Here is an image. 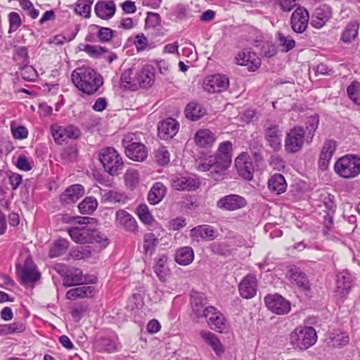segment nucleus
<instances>
[{
  "instance_id": "55",
  "label": "nucleus",
  "mask_w": 360,
  "mask_h": 360,
  "mask_svg": "<svg viewBox=\"0 0 360 360\" xmlns=\"http://www.w3.org/2000/svg\"><path fill=\"white\" fill-rule=\"evenodd\" d=\"M20 75L25 81L34 82L38 77L36 70L32 66L26 63L20 70Z\"/></svg>"
},
{
  "instance_id": "50",
  "label": "nucleus",
  "mask_w": 360,
  "mask_h": 360,
  "mask_svg": "<svg viewBox=\"0 0 360 360\" xmlns=\"http://www.w3.org/2000/svg\"><path fill=\"white\" fill-rule=\"evenodd\" d=\"M93 3V0H77L75 6V13L89 18L91 15V8Z\"/></svg>"
},
{
  "instance_id": "34",
  "label": "nucleus",
  "mask_w": 360,
  "mask_h": 360,
  "mask_svg": "<svg viewBox=\"0 0 360 360\" xmlns=\"http://www.w3.org/2000/svg\"><path fill=\"white\" fill-rule=\"evenodd\" d=\"M359 23L356 21H351L344 28L341 37L340 41L344 44H351L358 36Z\"/></svg>"
},
{
  "instance_id": "22",
  "label": "nucleus",
  "mask_w": 360,
  "mask_h": 360,
  "mask_svg": "<svg viewBox=\"0 0 360 360\" xmlns=\"http://www.w3.org/2000/svg\"><path fill=\"white\" fill-rule=\"evenodd\" d=\"M136 80L138 86L148 88L155 82V69L151 65L146 64L136 72Z\"/></svg>"
},
{
  "instance_id": "46",
  "label": "nucleus",
  "mask_w": 360,
  "mask_h": 360,
  "mask_svg": "<svg viewBox=\"0 0 360 360\" xmlns=\"http://www.w3.org/2000/svg\"><path fill=\"white\" fill-rule=\"evenodd\" d=\"M25 330V325L21 321L13 322L10 324H1L0 325V335L22 333Z\"/></svg>"
},
{
  "instance_id": "3",
  "label": "nucleus",
  "mask_w": 360,
  "mask_h": 360,
  "mask_svg": "<svg viewBox=\"0 0 360 360\" xmlns=\"http://www.w3.org/2000/svg\"><path fill=\"white\" fill-rule=\"evenodd\" d=\"M98 158L104 170L111 176L118 175L124 169L122 158L112 147L102 148Z\"/></svg>"
},
{
  "instance_id": "18",
  "label": "nucleus",
  "mask_w": 360,
  "mask_h": 360,
  "mask_svg": "<svg viewBox=\"0 0 360 360\" xmlns=\"http://www.w3.org/2000/svg\"><path fill=\"white\" fill-rule=\"evenodd\" d=\"M117 226L122 227L127 232L136 233L138 231V224L135 218L124 210H119L115 214Z\"/></svg>"
},
{
  "instance_id": "13",
  "label": "nucleus",
  "mask_w": 360,
  "mask_h": 360,
  "mask_svg": "<svg viewBox=\"0 0 360 360\" xmlns=\"http://www.w3.org/2000/svg\"><path fill=\"white\" fill-rule=\"evenodd\" d=\"M207 323L211 329L219 333H224L228 329L226 319L222 313L213 307L207 309Z\"/></svg>"
},
{
  "instance_id": "2",
  "label": "nucleus",
  "mask_w": 360,
  "mask_h": 360,
  "mask_svg": "<svg viewBox=\"0 0 360 360\" xmlns=\"http://www.w3.org/2000/svg\"><path fill=\"white\" fill-rule=\"evenodd\" d=\"M72 82L81 91L91 95L103 85V78L99 73L89 66L77 68L71 75Z\"/></svg>"
},
{
  "instance_id": "62",
  "label": "nucleus",
  "mask_w": 360,
  "mask_h": 360,
  "mask_svg": "<svg viewBox=\"0 0 360 360\" xmlns=\"http://www.w3.org/2000/svg\"><path fill=\"white\" fill-rule=\"evenodd\" d=\"M138 51H143L148 45V39L143 33L138 34L134 41Z\"/></svg>"
},
{
  "instance_id": "57",
  "label": "nucleus",
  "mask_w": 360,
  "mask_h": 360,
  "mask_svg": "<svg viewBox=\"0 0 360 360\" xmlns=\"http://www.w3.org/2000/svg\"><path fill=\"white\" fill-rule=\"evenodd\" d=\"M11 131L14 139L22 140L25 139L28 136V130L24 126L16 125L12 122L11 124Z\"/></svg>"
},
{
  "instance_id": "47",
  "label": "nucleus",
  "mask_w": 360,
  "mask_h": 360,
  "mask_svg": "<svg viewBox=\"0 0 360 360\" xmlns=\"http://www.w3.org/2000/svg\"><path fill=\"white\" fill-rule=\"evenodd\" d=\"M278 46L282 48V51L287 53L295 46V41L289 34H285L281 32L276 34Z\"/></svg>"
},
{
  "instance_id": "35",
  "label": "nucleus",
  "mask_w": 360,
  "mask_h": 360,
  "mask_svg": "<svg viewBox=\"0 0 360 360\" xmlns=\"http://www.w3.org/2000/svg\"><path fill=\"white\" fill-rule=\"evenodd\" d=\"M290 279L292 283H295L304 290L309 289V281L307 275L300 269L294 267L290 269Z\"/></svg>"
},
{
  "instance_id": "6",
  "label": "nucleus",
  "mask_w": 360,
  "mask_h": 360,
  "mask_svg": "<svg viewBox=\"0 0 360 360\" xmlns=\"http://www.w3.org/2000/svg\"><path fill=\"white\" fill-rule=\"evenodd\" d=\"M134 134H127L122 139V146L126 155L131 160L137 162L144 161L148 156V149L140 142L135 141Z\"/></svg>"
},
{
  "instance_id": "36",
  "label": "nucleus",
  "mask_w": 360,
  "mask_h": 360,
  "mask_svg": "<svg viewBox=\"0 0 360 360\" xmlns=\"http://www.w3.org/2000/svg\"><path fill=\"white\" fill-rule=\"evenodd\" d=\"M133 72L134 68H129L124 70L121 75V85L125 89L135 91L139 88L136 73L134 75Z\"/></svg>"
},
{
  "instance_id": "4",
  "label": "nucleus",
  "mask_w": 360,
  "mask_h": 360,
  "mask_svg": "<svg viewBox=\"0 0 360 360\" xmlns=\"http://www.w3.org/2000/svg\"><path fill=\"white\" fill-rule=\"evenodd\" d=\"M334 171L343 179L355 178L360 174V157L346 155L340 158L334 165Z\"/></svg>"
},
{
  "instance_id": "5",
  "label": "nucleus",
  "mask_w": 360,
  "mask_h": 360,
  "mask_svg": "<svg viewBox=\"0 0 360 360\" xmlns=\"http://www.w3.org/2000/svg\"><path fill=\"white\" fill-rule=\"evenodd\" d=\"M290 343L295 348L307 349L317 340L316 330L311 326L298 327L290 334Z\"/></svg>"
},
{
  "instance_id": "39",
  "label": "nucleus",
  "mask_w": 360,
  "mask_h": 360,
  "mask_svg": "<svg viewBox=\"0 0 360 360\" xmlns=\"http://www.w3.org/2000/svg\"><path fill=\"white\" fill-rule=\"evenodd\" d=\"M94 292V287L82 285L69 290L66 293V298L68 300H75L76 298L91 297Z\"/></svg>"
},
{
  "instance_id": "9",
  "label": "nucleus",
  "mask_w": 360,
  "mask_h": 360,
  "mask_svg": "<svg viewBox=\"0 0 360 360\" xmlns=\"http://www.w3.org/2000/svg\"><path fill=\"white\" fill-rule=\"evenodd\" d=\"M305 131L301 127H295L286 134L285 148L288 153H295L301 150L304 144Z\"/></svg>"
},
{
  "instance_id": "12",
  "label": "nucleus",
  "mask_w": 360,
  "mask_h": 360,
  "mask_svg": "<svg viewBox=\"0 0 360 360\" xmlns=\"http://www.w3.org/2000/svg\"><path fill=\"white\" fill-rule=\"evenodd\" d=\"M51 130L55 141L58 144H62L68 139H77L80 136L79 129L73 125H53Z\"/></svg>"
},
{
  "instance_id": "23",
  "label": "nucleus",
  "mask_w": 360,
  "mask_h": 360,
  "mask_svg": "<svg viewBox=\"0 0 360 360\" xmlns=\"http://www.w3.org/2000/svg\"><path fill=\"white\" fill-rule=\"evenodd\" d=\"M84 194V188L80 184L68 187L60 196V201L65 205L77 202Z\"/></svg>"
},
{
  "instance_id": "30",
  "label": "nucleus",
  "mask_w": 360,
  "mask_h": 360,
  "mask_svg": "<svg viewBox=\"0 0 360 360\" xmlns=\"http://www.w3.org/2000/svg\"><path fill=\"white\" fill-rule=\"evenodd\" d=\"M167 193L166 186L161 182L155 183L148 194V200L151 205H157L162 200Z\"/></svg>"
},
{
  "instance_id": "61",
  "label": "nucleus",
  "mask_w": 360,
  "mask_h": 360,
  "mask_svg": "<svg viewBox=\"0 0 360 360\" xmlns=\"http://www.w3.org/2000/svg\"><path fill=\"white\" fill-rule=\"evenodd\" d=\"M94 27L98 29V37L101 41L107 42L112 39L113 37V30L109 27H100L94 25Z\"/></svg>"
},
{
  "instance_id": "27",
  "label": "nucleus",
  "mask_w": 360,
  "mask_h": 360,
  "mask_svg": "<svg viewBox=\"0 0 360 360\" xmlns=\"http://www.w3.org/2000/svg\"><path fill=\"white\" fill-rule=\"evenodd\" d=\"M332 11L329 6L321 5L316 8L312 15L311 25L316 28L322 27L331 18Z\"/></svg>"
},
{
  "instance_id": "20",
  "label": "nucleus",
  "mask_w": 360,
  "mask_h": 360,
  "mask_svg": "<svg viewBox=\"0 0 360 360\" xmlns=\"http://www.w3.org/2000/svg\"><path fill=\"white\" fill-rule=\"evenodd\" d=\"M235 166L238 174L246 180L253 177L254 167L247 154L243 153L235 160Z\"/></svg>"
},
{
  "instance_id": "38",
  "label": "nucleus",
  "mask_w": 360,
  "mask_h": 360,
  "mask_svg": "<svg viewBox=\"0 0 360 360\" xmlns=\"http://www.w3.org/2000/svg\"><path fill=\"white\" fill-rule=\"evenodd\" d=\"M86 280L84 278L82 272L79 269H69L63 278V284L67 287L83 283Z\"/></svg>"
},
{
  "instance_id": "42",
  "label": "nucleus",
  "mask_w": 360,
  "mask_h": 360,
  "mask_svg": "<svg viewBox=\"0 0 360 360\" xmlns=\"http://www.w3.org/2000/svg\"><path fill=\"white\" fill-rule=\"evenodd\" d=\"M128 200L127 195L123 192L111 190L104 191V193H102V201L105 202L125 204Z\"/></svg>"
},
{
  "instance_id": "45",
  "label": "nucleus",
  "mask_w": 360,
  "mask_h": 360,
  "mask_svg": "<svg viewBox=\"0 0 360 360\" xmlns=\"http://www.w3.org/2000/svg\"><path fill=\"white\" fill-rule=\"evenodd\" d=\"M185 115L188 119L196 121L205 115V110L198 103H191L186 107Z\"/></svg>"
},
{
  "instance_id": "53",
  "label": "nucleus",
  "mask_w": 360,
  "mask_h": 360,
  "mask_svg": "<svg viewBox=\"0 0 360 360\" xmlns=\"http://www.w3.org/2000/svg\"><path fill=\"white\" fill-rule=\"evenodd\" d=\"M349 98L356 104H360V83L353 81L347 88Z\"/></svg>"
},
{
  "instance_id": "15",
  "label": "nucleus",
  "mask_w": 360,
  "mask_h": 360,
  "mask_svg": "<svg viewBox=\"0 0 360 360\" xmlns=\"http://www.w3.org/2000/svg\"><path fill=\"white\" fill-rule=\"evenodd\" d=\"M191 307L192 314L196 319L204 318L207 316V309L213 306H207V298L203 294L195 292L191 295Z\"/></svg>"
},
{
  "instance_id": "31",
  "label": "nucleus",
  "mask_w": 360,
  "mask_h": 360,
  "mask_svg": "<svg viewBox=\"0 0 360 360\" xmlns=\"http://www.w3.org/2000/svg\"><path fill=\"white\" fill-rule=\"evenodd\" d=\"M200 336L212 347L216 354L220 355L224 353V347L215 334L208 330H202L200 331Z\"/></svg>"
},
{
  "instance_id": "25",
  "label": "nucleus",
  "mask_w": 360,
  "mask_h": 360,
  "mask_svg": "<svg viewBox=\"0 0 360 360\" xmlns=\"http://www.w3.org/2000/svg\"><path fill=\"white\" fill-rule=\"evenodd\" d=\"M168 257L166 254L159 253L154 259L153 270L161 281H166L169 275L170 269L168 266Z\"/></svg>"
},
{
  "instance_id": "51",
  "label": "nucleus",
  "mask_w": 360,
  "mask_h": 360,
  "mask_svg": "<svg viewBox=\"0 0 360 360\" xmlns=\"http://www.w3.org/2000/svg\"><path fill=\"white\" fill-rule=\"evenodd\" d=\"M125 186L130 190L134 189L139 183V174L134 169H129L124 175Z\"/></svg>"
},
{
  "instance_id": "52",
  "label": "nucleus",
  "mask_w": 360,
  "mask_h": 360,
  "mask_svg": "<svg viewBox=\"0 0 360 360\" xmlns=\"http://www.w3.org/2000/svg\"><path fill=\"white\" fill-rule=\"evenodd\" d=\"M209 249L213 254L228 257L231 254L230 246L224 242H214L209 245Z\"/></svg>"
},
{
  "instance_id": "37",
  "label": "nucleus",
  "mask_w": 360,
  "mask_h": 360,
  "mask_svg": "<svg viewBox=\"0 0 360 360\" xmlns=\"http://www.w3.org/2000/svg\"><path fill=\"white\" fill-rule=\"evenodd\" d=\"M195 141L198 146L209 147L215 141V136L209 129H200L195 134Z\"/></svg>"
},
{
  "instance_id": "19",
  "label": "nucleus",
  "mask_w": 360,
  "mask_h": 360,
  "mask_svg": "<svg viewBox=\"0 0 360 360\" xmlns=\"http://www.w3.org/2000/svg\"><path fill=\"white\" fill-rule=\"evenodd\" d=\"M179 129V122L175 119L169 117L160 122L158 128V136L161 139L169 140L176 134Z\"/></svg>"
},
{
  "instance_id": "43",
  "label": "nucleus",
  "mask_w": 360,
  "mask_h": 360,
  "mask_svg": "<svg viewBox=\"0 0 360 360\" xmlns=\"http://www.w3.org/2000/svg\"><path fill=\"white\" fill-rule=\"evenodd\" d=\"M328 343L334 347H342L349 342V337L346 332L339 330H334L330 334Z\"/></svg>"
},
{
  "instance_id": "56",
  "label": "nucleus",
  "mask_w": 360,
  "mask_h": 360,
  "mask_svg": "<svg viewBox=\"0 0 360 360\" xmlns=\"http://www.w3.org/2000/svg\"><path fill=\"white\" fill-rule=\"evenodd\" d=\"M155 158L160 165H166L169 162L170 155L166 147L161 146L155 152Z\"/></svg>"
},
{
  "instance_id": "10",
  "label": "nucleus",
  "mask_w": 360,
  "mask_h": 360,
  "mask_svg": "<svg viewBox=\"0 0 360 360\" xmlns=\"http://www.w3.org/2000/svg\"><path fill=\"white\" fill-rule=\"evenodd\" d=\"M229 86V79L225 75L216 74L206 77L202 83L205 91L210 94L220 93Z\"/></svg>"
},
{
  "instance_id": "48",
  "label": "nucleus",
  "mask_w": 360,
  "mask_h": 360,
  "mask_svg": "<svg viewBox=\"0 0 360 360\" xmlns=\"http://www.w3.org/2000/svg\"><path fill=\"white\" fill-rule=\"evenodd\" d=\"M98 207V201L94 197H86L78 205V209L82 214H90Z\"/></svg>"
},
{
  "instance_id": "33",
  "label": "nucleus",
  "mask_w": 360,
  "mask_h": 360,
  "mask_svg": "<svg viewBox=\"0 0 360 360\" xmlns=\"http://www.w3.org/2000/svg\"><path fill=\"white\" fill-rule=\"evenodd\" d=\"M337 292L341 295L348 293L352 287V277L347 271H343L337 274Z\"/></svg>"
},
{
  "instance_id": "1",
  "label": "nucleus",
  "mask_w": 360,
  "mask_h": 360,
  "mask_svg": "<svg viewBox=\"0 0 360 360\" xmlns=\"http://www.w3.org/2000/svg\"><path fill=\"white\" fill-rule=\"evenodd\" d=\"M233 144L230 141L221 142L214 155L201 160L196 168L200 172H210L215 178V175H221L230 166L232 160Z\"/></svg>"
},
{
  "instance_id": "64",
  "label": "nucleus",
  "mask_w": 360,
  "mask_h": 360,
  "mask_svg": "<svg viewBox=\"0 0 360 360\" xmlns=\"http://www.w3.org/2000/svg\"><path fill=\"white\" fill-rule=\"evenodd\" d=\"M16 166L18 169L26 172L30 171L32 169V167L28 162L27 158L23 155L18 156Z\"/></svg>"
},
{
  "instance_id": "11",
  "label": "nucleus",
  "mask_w": 360,
  "mask_h": 360,
  "mask_svg": "<svg viewBox=\"0 0 360 360\" xmlns=\"http://www.w3.org/2000/svg\"><path fill=\"white\" fill-rule=\"evenodd\" d=\"M264 302L266 307L276 314H286L290 311V302L280 295H268L264 297Z\"/></svg>"
},
{
  "instance_id": "29",
  "label": "nucleus",
  "mask_w": 360,
  "mask_h": 360,
  "mask_svg": "<svg viewBox=\"0 0 360 360\" xmlns=\"http://www.w3.org/2000/svg\"><path fill=\"white\" fill-rule=\"evenodd\" d=\"M217 236L216 230L210 225H200L191 230V237L197 241L200 240H213Z\"/></svg>"
},
{
  "instance_id": "32",
  "label": "nucleus",
  "mask_w": 360,
  "mask_h": 360,
  "mask_svg": "<svg viewBox=\"0 0 360 360\" xmlns=\"http://www.w3.org/2000/svg\"><path fill=\"white\" fill-rule=\"evenodd\" d=\"M268 188L271 192L277 195L283 193L287 188V183L281 174H274L268 181Z\"/></svg>"
},
{
  "instance_id": "40",
  "label": "nucleus",
  "mask_w": 360,
  "mask_h": 360,
  "mask_svg": "<svg viewBox=\"0 0 360 360\" xmlns=\"http://www.w3.org/2000/svg\"><path fill=\"white\" fill-rule=\"evenodd\" d=\"M160 240L153 233H147L144 234L143 239V253L146 255H152L158 245Z\"/></svg>"
},
{
  "instance_id": "14",
  "label": "nucleus",
  "mask_w": 360,
  "mask_h": 360,
  "mask_svg": "<svg viewBox=\"0 0 360 360\" xmlns=\"http://www.w3.org/2000/svg\"><path fill=\"white\" fill-rule=\"evenodd\" d=\"M282 130L277 124L266 123L264 125V139L269 146L275 151L281 148Z\"/></svg>"
},
{
  "instance_id": "8",
  "label": "nucleus",
  "mask_w": 360,
  "mask_h": 360,
  "mask_svg": "<svg viewBox=\"0 0 360 360\" xmlns=\"http://www.w3.org/2000/svg\"><path fill=\"white\" fill-rule=\"evenodd\" d=\"M90 217H80L77 221L79 226L71 227L68 229V232L71 239L81 244H86L92 242V231L93 228L89 225Z\"/></svg>"
},
{
  "instance_id": "63",
  "label": "nucleus",
  "mask_w": 360,
  "mask_h": 360,
  "mask_svg": "<svg viewBox=\"0 0 360 360\" xmlns=\"http://www.w3.org/2000/svg\"><path fill=\"white\" fill-rule=\"evenodd\" d=\"M186 222L182 217H176L169 221V228L170 230L178 231L186 226Z\"/></svg>"
},
{
  "instance_id": "49",
  "label": "nucleus",
  "mask_w": 360,
  "mask_h": 360,
  "mask_svg": "<svg viewBox=\"0 0 360 360\" xmlns=\"http://www.w3.org/2000/svg\"><path fill=\"white\" fill-rule=\"evenodd\" d=\"M97 347L107 352H114L118 350L119 344L115 340L109 338H101L96 341Z\"/></svg>"
},
{
  "instance_id": "17",
  "label": "nucleus",
  "mask_w": 360,
  "mask_h": 360,
  "mask_svg": "<svg viewBox=\"0 0 360 360\" xmlns=\"http://www.w3.org/2000/svg\"><path fill=\"white\" fill-rule=\"evenodd\" d=\"M246 205L247 201L245 198L236 194L224 196L217 202L218 208L227 211L239 210L245 207Z\"/></svg>"
},
{
  "instance_id": "60",
  "label": "nucleus",
  "mask_w": 360,
  "mask_h": 360,
  "mask_svg": "<svg viewBox=\"0 0 360 360\" xmlns=\"http://www.w3.org/2000/svg\"><path fill=\"white\" fill-rule=\"evenodd\" d=\"M91 236L93 238L92 242H90L89 243H95L100 248H105L108 245V239L107 237L97 230L93 229L92 235Z\"/></svg>"
},
{
  "instance_id": "16",
  "label": "nucleus",
  "mask_w": 360,
  "mask_h": 360,
  "mask_svg": "<svg viewBox=\"0 0 360 360\" xmlns=\"http://www.w3.org/2000/svg\"><path fill=\"white\" fill-rule=\"evenodd\" d=\"M309 15L304 7L297 8L292 13L290 24L292 29L297 33L304 32L309 23Z\"/></svg>"
},
{
  "instance_id": "54",
  "label": "nucleus",
  "mask_w": 360,
  "mask_h": 360,
  "mask_svg": "<svg viewBox=\"0 0 360 360\" xmlns=\"http://www.w3.org/2000/svg\"><path fill=\"white\" fill-rule=\"evenodd\" d=\"M137 214L140 219V220L147 224L151 225L154 221L153 217L149 212V209L146 204L140 205L136 210Z\"/></svg>"
},
{
  "instance_id": "7",
  "label": "nucleus",
  "mask_w": 360,
  "mask_h": 360,
  "mask_svg": "<svg viewBox=\"0 0 360 360\" xmlns=\"http://www.w3.org/2000/svg\"><path fill=\"white\" fill-rule=\"evenodd\" d=\"M23 257L16 264V272L20 277L21 282L24 284H28L35 282L40 278L41 274L37 270V266L34 263L30 255H26L22 261Z\"/></svg>"
},
{
  "instance_id": "28",
  "label": "nucleus",
  "mask_w": 360,
  "mask_h": 360,
  "mask_svg": "<svg viewBox=\"0 0 360 360\" xmlns=\"http://www.w3.org/2000/svg\"><path fill=\"white\" fill-rule=\"evenodd\" d=\"M335 149L336 142L335 141L327 140L324 142L319 160V167L322 170L327 169Z\"/></svg>"
},
{
  "instance_id": "24",
  "label": "nucleus",
  "mask_w": 360,
  "mask_h": 360,
  "mask_svg": "<svg viewBox=\"0 0 360 360\" xmlns=\"http://www.w3.org/2000/svg\"><path fill=\"white\" fill-rule=\"evenodd\" d=\"M199 181L193 177L185 176H174L172 179V186L178 191H191L198 188Z\"/></svg>"
},
{
  "instance_id": "44",
  "label": "nucleus",
  "mask_w": 360,
  "mask_h": 360,
  "mask_svg": "<svg viewBox=\"0 0 360 360\" xmlns=\"http://www.w3.org/2000/svg\"><path fill=\"white\" fill-rule=\"evenodd\" d=\"M69 248V242L67 239L60 238L55 241L53 246L50 248L49 256L54 258L63 255L66 252Z\"/></svg>"
},
{
  "instance_id": "26",
  "label": "nucleus",
  "mask_w": 360,
  "mask_h": 360,
  "mask_svg": "<svg viewBox=\"0 0 360 360\" xmlns=\"http://www.w3.org/2000/svg\"><path fill=\"white\" fill-rule=\"evenodd\" d=\"M116 11V6L113 1H98L94 6L96 15L103 20L111 18Z\"/></svg>"
},
{
  "instance_id": "59",
  "label": "nucleus",
  "mask_w": 360,
  "mask_h": 360,
  "mask_svg": "<svg viewBox=\"0 0 360 360\" xmlns=\"http://www.w3.org/2000/svg\"><path fill=\"white\" fill-rule=\"evenodd\" d=\"M9 30L8 32H15L22 24L20 15L16 12H11L8 15Z\"/></svg>"
},
{
  "instance_id": "41",
  "label": "nucleus",
  "mask_w": 360,
  "mask_h": 360,
  "mask_svg": "<svg viewBox=\"0 0 360 360\" xmlns=\"http://www.w3.org/2000/svg\"><path fill=\"white\" fill-rule=\"evenodd\" d=\"M194 259V252L191 247L186 246L178 249L175 255V261L181 265H188Z\"/></svg>"
},
{
  "instance_id": "21",
  "label": "nucleus",
  "mask_w": 360,
  "mask_h": 360,
  "mask_svg": "<svg viewBox=\"0 0 360 360\" xmlns=\"http://www.w3.org/2000/svg\"><path fill=\"white\" fill-rule=\"evenodd\" d=\"M257 281L254 274H248L244 277L238 285V290L241 297L250 299L257 293Z\"/></svg>"
},
{
  "instance_id": "58",
  "label": "nucleus",
  "mask_w": 360,
  "mask_h": 360,
  "mask_svg": "<svg viewBox=\"0 0 360 360\" xmlns=\"http://www.w3.org/2000/svg\"><path fill=\"white\" fill-rule=\"evenodd\" d=\"M83 50L90 56L98 58L108 52L107 49L98 45L86 44Z\"/></svg>"
}]
</instances>
